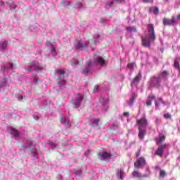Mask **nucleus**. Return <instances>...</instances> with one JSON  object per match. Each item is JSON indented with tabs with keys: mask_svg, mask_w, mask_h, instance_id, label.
Segmentation results:
<instances>
[{
	"mask_svg": "<svg viewBox=\"0 0 180 180\" xmlns=\"http://www.w3.org/2000/svg\"><path fill=\"white\" fill-rule=\"evenodd\" d=\"M132 176H136V170H134V172H132Z\"/></svg>",
	"mask_w": 180,
	"mask_h": 180,
	"instance_id": "59",
	"label": "nucleus"
},
{
	"mask_svg": "<svg viewBox=\"0 0 180 180\" xmlns=\"http://www.w3.org/2000/svg\"><path fill=\"white\" fill-rule=\"evenodd\" d=\"M8 48V41H0V51L4 53L5 50Z\"/></svg>",
	"mask_w": 180,
	"mask_h": 180,
	"instance_id": "19",
	"label": "nucleus"
},
{
	"mask_svg": "<svg viewBox=\"0 0 180 180\" xmlns=\"http://www.w3.org/2000/svg\"><path fill=\"white\" fill-rule=\"evenodd\" d=\"M99 103H101L104 112H106V110L109 109V98L101 96L99 98Z\"/></svg>",
	"mask_w": 180,
	"mask_h": 180,
	"instance_id": "7",
	"label": "nucleus"
},
{
	"mask_svg": "<svg viewBox=\"0 0 180 180\" xmlns=\"http://www.w3.org/2000/svg\"><path fill=\"white\" fill-rule=\"evenodd\" d=\"M112 157V153L106 150H103V152L98 153V158L101 161H106Z\"/></svg>",
	"mask_w": 180,
	"mask_h": 180,
	"instance_id": "9",
	"label": "nucleus"
},
{
	"mask_svg": "<svg viewBox=\"0 0 180 180\" xmlns=\"http://www.w3.org/2000/svg\"><path fill=\"white\" fill-rule=\"evenodd\" d=\"M158 102H155V106H160V103H162V98H159L158 99Z\"/></svg>",
	"mask_w": 180,
	"mask_h": 180,
	"instance_id": "44",
	"label": "nucleus"
},
{
	"mask_svg": "<svg viewBox=\"0 0 180 180\" xmlns=\"http://www.w3.org/2000/svg\"><path fill=\"white\" fill-rule=\"evenodd\" d=\"M115 2H120L122 4V2H124V0H110L105 6V9H109V8H112V6H113V4H115Z\"/></svg>",
	"mask_w": 180,
	"mask_h": 180,
	"instance_id": "21",
	"label": "nucleus"
},
{
	"mask_svg": "<svg viewBox=\"0 0 180 180\" xmlns=\"http://www.w3.org/2000/svg\"><path fill=\"white\" fill-rule=\"evenodd\" d=\"M90 124L93 127L98 126L99 124V118H92L90 120Z\"/></svg>",
	"mask_w": 180,
	"mask_h": 180,
	"instance_id": "26",
	"label": "nucleus"
},
{
	"mask_svg": "<svg viewBox=\"0 0 180 180\" xmlns=\"http://www.w3.org/2000/svg\"><path fill=\"white\" fill-rule=\"evenodd\" d=\"M94 44H96L97 41H101V40H102V37H101V35L99 34H95L94 35Z\"/></svg>",
	"mask_w": 180,
	"mask_h": 180,
	"instance_id": "28",
	"label": "nucleus"
},
{
	"mask_svg": "<svg viewBox=\"0 0 180 180\" xmlns=\"http://www.w3.org/2000/svg\"><path fill=\"white\" fill-rule=\"evenodd\" d=\"M127 19H129V20H128V22H131L132 23H133V22H134V20H136V19H134V20H130V17H128Z\"/></svg>",
	"mask_w": 180,
	"mask_h": 180,
	"instance_id": "57",
	"label": "nucleus"
},
{
	"mask_svg": "<svg viewBox=\"0 0 180 180\" xmlns=\"http://www.w3.org/2000/svg\"><path fill=\"white\" fill-rule=\"evenodd\" d=\"M76 7L77 8V9H79V11H81V9H84V6L82 5V4L81 3H77L76 4Z\"/></svg>",
	"mask_w": 180,
	"mask_h": 180,
	"instance_id": "42",
	"label": "nucleus"
},
{
	"mask_svg": "<svg viewBox=\"0 0 180 180\" xmlns=\"http://www.w3.org/2000/svg\"><path fill=\"white\" fill-rule=\"evenodd\" d=\"M6 5H8L11 11H16V9H19V7L18 6V5H16V3H15L14 1H7Z\"/></svg>",
	"mask_w": 180,
	"mask_h": 180,
	"instance_id": "20",
	"label": "nucleus"
},
{
	"mask_svg": "<svg viewBox=\"0 0 180 180\" xmlns=\"http://www.w3.org/2000/svg\"><path fill=\"white\" fill-rule=\"evenodd\" d=\"M168 75H169V72H168L167 70H164L160 74L161 78H163L164 79H165V78H167Z\"/></svg>",
	"mask_w": 180,
	"mask_h": 180,
	"instance_id": "31",
	"label": "nucleus"
},
{
	"mask_svg": "<svg viewBox=\"0 0 180 180\" xmlns=\"http://www.w3.org/2000/svg\"><path fill=\"white\" fill-rule=\"evenodd\" d=\"M110 129L111 130H117L119 131V122H115L113 124H112L110 127Z\"/></svg>",
	"mask_w": 180,
	"mask_h": 180,
	"instance_id": "27",
	"label": "nucleus"
},
{
	"mask_svg": "<svg viewBox=\"0 0 180 180\" xmlns=\"http://www.w3.org/2000/svg\"><path fill=\"white\" fill-rule=\"evenodd\" d=\"M98 89H99V86H97L94 87V92H98Z\"/></svg>",
	"mask_w": 180,
	"mask_h": 180,
	"instance_id": "54",
	"label": "nucleus"
},
{
	"mask_svg": "<svg viewBox=\"0 0 180 180\" xmlns=\"http://www.w3.org/2000/svg\"><path fill=\"white\" fill-rule=\"evenodd\" d=\"M135 98H136V94L133 93L131 98H129V101L128 102V105L129 106H133Z\"/></svg>",
	"mask_w": 180,
	"mask_h": 180,
	"instance_id": "29",
	"label": "nucleus"
},
{
	"mask_svg": "<svg viewBox=\"0 0 180 180\" xmlns=\"http://www.w3.org/2000/svg\"><path fill=\"white\" fill-rule=\"evenodd\" d=\"M60 122L62 124H65L66 127H71V122L70 120H68L64 115H60Z\"/></svg>",
	"mask_w": 180,
	"mask_h": 180,
	"instance_id": "17",
	"label": "nucleus"
},
{
	"mask_svg": "<svg viewBox=\"0 0 180 180\" xmlns=\"http://www.w3.org/2000/svg\"><path fill=\"white\" fill-rule=\"evenodd\" d=\"M145 165H147L146 158L141 157L136 160V168H144Z\"/></svg>",
	"mask_w": 180,
	"mask_h": 180,
	"instance_id": "11",
	"label": "nucleus"
},
{
	"mask_svg": "<svg viewBox=\"0 0 180 180\" xmlns=\"http://www.w3.org/2000/svg\"><path fill=\"white\" fill-rule=\"evenodd\" d=\"M165 135L164 134H160L159 135V139H156V144L157 146H160V144H161V143H163V141H165Z\"/></svg>",
	"mask_w": 180,
	"mask_h": 180,
	"instance_id": "24",
	"label": "nucleus"
},
{
	"mask_svg": "<svg viewBox=\"0 0 180 180\" xmlns=\"http://www.w3.org/2000/svg\"><path fill=\"white\" fill-rule=\"evenodd\" d=\"M74 174L75 176L73 177V180H79L84 176V173L81 169L74 170Z\"/></svg>",
	"mask_w": 180,
	"mask_h": 180,
	"instance_id": "16",
	"label": "nucleus"
},
{
	"mask_svg": "<svg viewBox=\"0 0 180 180\" xmlns=\"http://www.w3.org/2000/svg\"><path fill=\"white\" fill-rule=\"evenodd\" d=\"M148 99H150V101H152L153 99H155V96H154V95H153V94H150L148 96Z\"/></svg>",
	"mask_w": 180,
	"mask_h": 180,
	"instance_id": "49",
	"label": "nucleus"
},
{
	"mask_svg": "<svg viewBox=\"0 0 180 180\" xmlns=\"http://www.w3.org/2000/svg\"><path fill=\"white\" fill-rule=\"evenodd\" d=\"M25 70H27V71H36L37 72H39V71L44 70V65L38 62H32L28 65Z\"/></svg>",
	"mask_w": 180,
	"mask_h": 180,
	"instance_id": "3",
	"label": "nucleus"
},
{
	"mask_svg": "<svg viewBox=\"0 0 180 180\" xmlns=\"http://www.w3.org/2000/svg\"><path fill=\"white\" fill-rule=\"evenodd\" d=\"M23 148H30L31 150V155L33 158H39V152L37 151V148L36 146L30 141L27 142L26 143L22 144Z\"/></svg>",
	"mask_w": 180,
	"mask_h": 180,
	"instance_id": "2",
	"label": "nucleus"
},
{
	"mask_svg": "<svg viewBox=\"0 0 180 180\" xmlns=\"http://www.w3.org/2000/svg\"><path fill=\"white\" fill-rule=\"evenodd\" d=\"M46 46L48 47L49 50H50V52L52 54V56L56 57L57 56V49H56V46H54L53 44L50 43V41H47Z\"/></svg>",
	"mask_w": 180,
	"mask_h": 180,
	"instance_id": "13",
	"label": "nucleus"
},
{
	"mask_svg": "<svg viewBox=\"0 0 180 180\" xmlns=\"http://www.w3.org/2000/svg\"><path fill=\"white\" fill-rule=\"evenodd\" d=\"M10 133L13 136V137H15V139H19L20 137V134H19V131H18L15 128H11Z\"/></svg>",
	"mask_w": 180,
	"mask_h": 180,
	"instance_id": "23",
	"label": "nucleus"
},
{
	"mask_svg": "<svg viewBox=\"0 0 180 180\" xmlns=\"http://www.w3.org/2000/svg\"><path fill=\"white\" fill-rule=\"evenodd\" d=\"M129 115V112H124V116H125V117H128Z\"/></svg>",
	"mask_w": 180,
	"mask_h": 180,
	"instance_id": "56",
	"label": "nucleus"
},
{
	"mask_svg": "<svg viewBox=\"0 0 180 180\" xmlns=\"http://www.w3.org/2000/svg\"><path fill=\"white\" fill-rule=\"evenodd\" d=\"M137 124L139 126V129H143V127H147L148 123L146 117L141 118L140 120H137Z\"/></svg>",
	"mask_w": 180,
	"mask_h": 180,
	"instance_id": "14",
	"label": "nucleus"
},
{
	"mask_svg": "<svg viewBox=\"0 0 180 180\" xmlns=\"http://www.w3.org/2000/svg\"><path fill=\"white\" fill-rule=\"evenodd\" d=\"M127 68H129V70H130V71H134V63H128Z\"/></svg>",
	"mask_w": 180,
	"mask_h": 180,
	"instance_id": "37",
	"label": "nucleus"
},
{
	"mask_svg": "<svg viewBox=\"0 0 180 180\" xmlns=\"http://www.w3.org/2000/svg\"><path fill=\"white\" fill-rule=\"evenodd\" d=\"M174 68H176L177 70H180L179 62L174 60Z\"/></svg>",
	"mask_w": 180,
	"mask_h": 180,
	"instance_id": "41",
	"label": "nucleus"
},
{
	"mask_svg": "<svg viewBox=\"0 0 180 180\" xmlns=\"http://www.w3.org/2000/svg\"><path fill=\"white\" fill-rule=\"evenodd\" d=\"M165 2H167V3L169 2V0H165Z\"/></svg>",
	"mask_w": 180,
	"mask_h": 180,
	"instance_id": "63",
	"label": "nucleus"
},
{
	"mask_svg": "<svg viewBox=\"0 0 180 180\" xmlns=\"http://www.w3.org/2000/svg\"><path fill=\"white\" fill-rule=\"evenodd\" d=\"M101 22L102 23H105V22H106V20L105 18H102Z\"/></svg>",
	"mask_w": 180,
	"mask_h": 180,
	"instance_id": "60",
	"label": "nucleus"
},
{
	"mask_svg": "<svg viewBox=\"0 0 180 180\" xmlns=\"http://www.w3.org/2000/svg\"><path fill=\"white\" fill-rule=\"evenodd\" d=\"M37 81H39L37 79L34 78L33 84H34L36 85V84H37Z\"/></svg>",
	"mask_w": 180,
	"mask_h": 180,
	"instance_id": "55",
	"label": "nucleus"
},
{
	"mask_svg": "<svg viewBox=\"0 0 180 180\" xmlns=\"http://www.w3.org/2000/svg\"><path fill=\"white\" fill-rule=\"evenodd\" d=\"M5 6V2L4 1L0 0V8H4Z\"/></svg>",
	"mask_w": 180,
	"mask_h": 180,
	"instance_id": "51",
	"label": "nucleus"
},
{
	"mask_svg": "<svg viewBox=\"0 0 180 180\" xmlns=\"http://www.w3.org/2000/svg\"><path fill=\"white\" fill-rule=\"evenodd\" d=\"M141 79V72H139L136 77V82H139Z\"/></svg>",
	"mask_w": 180,
	"mask_h": 180,
	"instance_id": "43",
	"label": "nucleus"
},
{
	"mask_svg": "<svg viewBox=\"0 0 180 180\" xmlns=\"http://www.w3.org/2000/svg\"><path fill=\"white\" fill-rule=\"evenodd\" d=\"M131 89L134 88L136 86V77L134 78L131 84Z\"/></svg>",
	"mask_w": 180,
	"mask_h": 180,
	"instance_id": "45",
	"label": "nucleus"
},
{
	"mask_svg": "<svg viewBox=\"0 0 180 180\" xmlns=\"http://www.w3.org/2000/svg\"><path fill=\"white\" fill-rule=\"evenodd\" d=\"M33 118L35 120H39V117L36 116V115H34L33 116Z\"/></svg>",
	"mask_w": 180,
	"mask_h": 180,
	"instance_id": "58",
	"label": "nucleus"
},
{
	"mask_svg": "<svg viewBox=\"0 0 180 180\" xmlns=\"http://www.w3.org/2000/svg\"><path fill=\"white\" fill-rule=\"evenodd\" d=\"M70 64L72 67H77V65H78V64H79V62L78 61V60L77 59H72L70 61Z\"/></svg>",
	"mask_w": 180,
	"mask_h": 180,
	"instance_id": "32",
	"label": "nucleus"
},
{
	"mask_svg": "<svg viewBox=\"0 0 180 180\" xmlns=\"http://www.w3.org/2000/svg\"><path fill=\"white\" fill-rule=\"evenodd\" d=\"M146 105L148 106H150L151 105V100L148 99L147 101H146Z\"/></svg>",
	"mask_w": 180,
	"mask_h": 180,
	"instance_id": "52",
	"label": "nucleus"
},
{
	"mask_svg": "<svg viewBox=\"0 0 180 180\" xmlns=\"http://www.w3.org/2000/svg\"><path fill=\"white\" fill-rule=\"evenodd\" d=\"M62 5H63V6H70V5H71V1H67L65 0H63L62 1Z\"/></svg>",
	"mask_w": 180,
	"mask_h": 180,
	"instance_id": "39",
	"label": "nucleus"
},
{
	"mask_svg": "<svg viewBox=\"0 0 180 180\" xmlns=\"http://www.w3.org/2000/svg\"><path fill=\"white\" fill-rule=\"evenodd\" d=\"M56 72L60 79V81L58 82L59 88H60V89L65 88L66 82L64 80V74H65V72L63 70H58Z\"/></svg>",
	"mask_w": 180,
	"mask_h": 180,
	"instance_id": "4",
	"label": "nucleus"
},
{
	"mask_svg": "<svg viewBox=\"0 0 180 180\" xmlns=\"http://www.w3.org/2000/svg\"><path fill=\"white\" fill-rule=\"evenodd\" d=\"M176 19H177V20H179V21H180V14H179V15L176 16Z\"/></svg>",
	"mask_w": 180,
	"mask_h": 180,
	"instance_id": "61",
	"label": "nucleus"
},
{
	"mask_svg": "<svg viewBox=\"0 0 180 180\" xmlns=\"http://www.w3.org/2000/svg\"><path fill=\"white\" fill-rule=\"evenodd\" d=\"M143 2L145 4H153L154 2V0H143Z\"/></svg>",
	"mask_w": 180,
	"mask_h": 180,
	"instance_id": "47",
	"label": "nucleus"
},
{
	"mask_svg": "<svg viewBox=\"0 0 180 180\" xmlns=\"http://www.w3.org/2000/svg\"><path fill=\"white\" fill-rule=\"evenodd\" d=\"M89 44V41H79L75 44V47L76 50H84L88 47V45Z\"/></svg>",
	"mask_w": 180,
	"mask_h": 180,
	"instance_id": "8",
	"label": "nucleus"
},
{
	"mask_svg": "<svg viewBox=\"0 0 180 180\" xmlns=\"http://www.w3.org/2000/svg\"><path fill=\"white\" fill-rule=\"evenodd\" d=\"M94 63L96 67H105L106 65V60L101 56H95L94 58Z\"/></svg>",
	"mask_w": 180,
	"mask_h": 180,
	"instance_id": "6",
	"label": "nucleus"
},
{
	"mask_svg": "<svg viewBox=\"0 0 180 180\" xmlns=\"http://www.w3.org/2000/svg\"><path fill=\"white\" fill-rule=\"evenodd\" d=\"M40 25L37 23L32 24L30 26V32H39Z\"/></svg>",
	"mask_w": 180,
	"mask_h": 180,
	"instance_id": "22",
	"label": "nucleus"
},
{
	"mask_svg": "<svg viewBox=\"0 0 180 180\" xmlns=\"http://www.w3.org/2000/svg\"><path fill=\"white\" fill-rule=\"evenodd\" d=\"M127 32H129V33H133L136 32V27H127Z\"/></svg>",
	"mask_w": 180,
	"mask_h": 180,
	"instance_id": "36",
	"label": "nucleus"
},
{
	"mask_svg": "<svg viewBox=\"0 0 180 180\" xmlns=\"http://www.w3.org/2000/svg\"><path fill=\"white\" fill-rule=\"evenodd\" d=\"M150 80L152 81V82H155L156 84H158V82H160V77H157L156 76H153Z\"/></svg>",
	"mask_w": 180,
	"mask_h": 180,
	"instance_id": "33",
	"label": "nucleus"
},
{
	"mask_svg": "<svg viewBox=\"0 0 180 180\" xmlns=\"http://www.w3.org/2000/svg\"><path fill=\"white\" fill-rule=\"evenodd\" d=\"M166 175H167V173L165 172V170H161L160 172V178H165Z\"/></svg>",
	"mask_w": 180,
	"mask_h": 180,
	"instance_id": "40",
	"label": "nucleus"
},
{
	"mask_svg": "<svg viewBox=\"0 0 180 180\" xmlns=\"http://www.w3.org/2000/svg\"><path fill=\"white\" fill-rule=\"evenodd\" d=\"M18 101H22L23 99V96H17Z\"/></svg>",
	"mask_w": 180,
	"mask_h": 180,
	"instance_id": "53",
	"label": "nucleus"
},
{
	"mask_svg": "<svg viewBox=\"0 0 180 180\" xmlns=\"http://www.w3.org/2000/svg\"><path fill=\"white\" fill-rule=\"evenodd\" d=\"M84 101V95L82 94H77L74 96L72 99V103L74 105V108H79L82 101Z\"/></svg>",
	"mask_w": 180,
	"mask_h": 180,
	"instance_id": "5",
	"label": "nucleus"
},
{
	"mask_svg": "<svg viewBox=\"0 0 180 180\" xmlns=\"http://www.w3.org/2000/svg\"><path fill=\"white\" fill-rule=\"evenodd\" d=\"M136 178H143V175H141L139 172H136Z\"/></svg>",
	"mask_w": 180,
	"mask_h": 180,
	"instance_id": "48",
	"label": "nucleus"
},
{
	"mask_svg": "<svg viewBox=\"0 0 180 180\" xmlns=\"http://www.w3.org/2000/svg\"><path fill=\"white\" fill-rule=\"evenodd\" d=\"M153 10V13H154V15H158V12H160L158 7H155L153 8H149L150 12H151Z\"/></svg>",
	"mask_w": 180,
	"mask_h": 180,
	"instance_id": "34",
	"label": "nucleus"
},
{
	"mask_svg": "<svg viewBox=\"0 0 180 180\" xmlns=\"http://www.w3.org/2000/svg\"><path fill=\"white\" fill-rule=\"evenodd\" d=\"M157 39L155 32H154V24H148V33L141 37L142 46L150 49L151 43H154Z\"/></svg>",
	"mask_w": 180,
	"mask_h": 180,
	"instance_id": "1",
	"label": "nucleus"
},
{
	"mask_svg": "<svg viewBox=\"0 0 180 180\" xmlns=\"http://www.w3.org/2000/svg\"><path fill=\"white\" fill-rule=\"evenodd\" d=\"M124 175V172H123V169H120V170L117 171V176L120 179H123Z\"/></svg>",
	"mask_w": 180,
	"mask_h": 180,
	"instance_id": "30",
	"label": "nucleus"
},
{
	"mask_svg": "<svg viewBox=\"0 0 180 180\" xmlns=\"http://www.w3.org/2000/svg\"><path fill=\"white\" fill-rule=\"evenodd\" d=\"M49 146L51 148H58V143L54 142H50Z\"/></svg>",
	"mask_w": 180,
	"mask_h": 180,
	"instance_id": "35",
	"label": "nucleus"
},
{
	"mask_svg": "<svg viewBox=\"0 0 180 180\" xmlns=\"http://www.w3.org/2000/svg\"><path fill=\"white\" fill-rule=\"evenodd\" d=\"M134 167H136V162L134 163Z\"/></svg>",
	"mask_w": 180,
	"mask_h": 180,
	"instance_id": "64",
	"label": "nucleus"
},
{
	"mask_svg": "<svg viewBox=\"0 0 180 180\" xmlns=\"http://www.w3.org/2000/svg\"><path fill=\"white\" fill-rule=\"evenodd\" d=\"M168 147V144H162L159 146L155 152V155H158L159 157H162V154H164V150Z\"/></svg>",
	"mask_w": 180,
	"mask_h": 180,
	"instance_id": "15",
	"label": "nucleus"
},
{
	"mask_svg": "<svg viewBox=\"0 0 180 180\" xmlns=\"http://www.w3.org/2000/svg\"><path fill=\"white\" fill-rule=\"evenodd\" d=\"M140 155V153H136V157H139Z\"/></svg>",
	"mask_w": 180,
	"mask_h": 180,
	"instance_id": "62",
	"label": "nucleus"
},
{
	"mask_svg": "<svg viewBox=\"0 0 180 180\" xmlns=\"http://www.w3.org/2000/svg\"><path fill=\"white\" fill-rule=\"evenodd\" d=\"M6 82H8V80H6V79H4L3 81L0 82V89L1 88H4V86L6 85Z\"/></svg>",
	"mask_w": 180,
	"mask_h": 180,
	"instance_id": "38",
	"label": "nucleus"
},
{
	"mask_svg": "<svg viewBox=\"0 0 180 180\" xmlns=\"http://www.w3.org/2000/svg\"><path fill=\"white\" fill-rule=\"evenodd\" d=\"M92 67H94V64L92 63V60H89L87 61L85 69L82 71V74L84 75H88L89 72L92 70Z\"/></svg>",
	"mask_w": 180,
	"mask_h": 180,
	"instance_id": "12",
	"label": "nucleus"
},
{
	"mask_svg": "<svg viewBox=\"0 0 180 180\" xmlns=\"http://www.w3.org/2000/svg\"><path fill=\"white\" fill-rule=\"evenodd\" d=\"M91 154V151L90 150H86L85 153H84V156L85 157H89V155Z\"/></svg>",
	"mask_w": 180,
	"mask_h": 180,
	"instance_id": "50",
	"label": "nucleus"
},
{
	"mask_svg": "<svg viewBox=\"0 0 180 180\" xmlns=\"http://www.w3.org/2000/svg\"><path fill=\"white\" fill-rule=\"evenodd\" d=\"M13 63H8L5 66H2L1 68V70L2 71V72H6V71H9L11 70H13Z\"/></svg>",
	"mask_w": 180,
	"mask_h": 180,
	"instance_id": "18",
	"label": "nucleus"
},
{
	"mask_svg": "<svg viewBox=\"0 0 180 180\" xmlns=\"http://www.w3.org/2000/svg\"><path fill=\"white\" fill-rule=\"evenodd\" d=\"M162 23L164 26H172L178 23V21H176L174 16H172V19L163 18Z\"/></svg>",
	"mask_w": 180,
	"mask_h": 180,
	"instance_id": "10",
	"label": "nucleus"
},
{
	"mask_svg": "<svg viewBox=\"0 0 180 180\" xmlns=\"http://www.w3.org/2000/svg\"><path fill=\"white\" fill-rule=\"evenodd\" d=\"M165 119H171V115L169 113H166L164 115Z\"/></svg>",
	"mask_w": 180,
	"mask_h": 180,
	"instance_id": "46",
	"label": "nucleus"
},
{
	"mask_svg": "<svg viewBox=\"0 0 180 180\" xmlns=\"http://www.w3.org/2000/svg\"><path fill=\"white\" fill-rule=\"evenodd\" d=\"M139 133L138 135L139 139L143 140L144 139V136L146 135V129H139Z\"/></svg>",
	"mask_w": 180,
	"mask_h": 180,
	"instance_id": "25",
	"label": "nucleus"
}]
</instances>
